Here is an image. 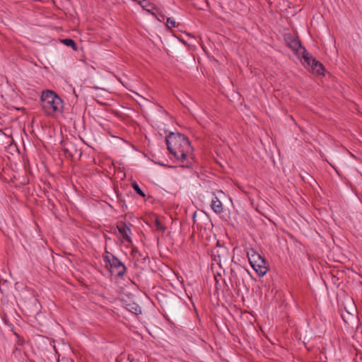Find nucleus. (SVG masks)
<instances>
[{
	"label": "nucleus",
	"mask_w": 362,
	"mask_h": 362,
	"mask_svg": "<svg viewBox=\"0 0 362 362\" xmlns=\"http://www.w3.org/2000/svg\"><path fill=\"white\" fill-rule=\"evenodd\" d=\"M356 312V307L353 303H351L350 308L348 309L346 307H344V310L341 312V317L344 322H347L349 319V317H354Z\"/></svg>",
	"instance_id": "9b49d317"
},
{
	"label": "nucleus",
	"mask_w": 362,
	"mask_h": 362,
	"mask_svg": "<svg viewBox=\"0 0 362 362\" xmlns=\"http://www.w3.org/2000/svg\"><path fill=\"white\" fill-rule=\"evenodd\" d=\"M168 149L175 158L187 167L192 158V148L188 139L181 134L171 133L166 138Z\"/></svg>",
	"instance_id": "f257e3e1"
},
{
	"label": "nucleus",
	"mask_w": 362,
	"mask_h": 362,
	"mask_svg": "<svg viewBox=\"0 0 362 362\" xmlns=\"http://www.w3.org/2000/svg\"><path fill=\"white\" fill-rule=\"evenodd\" d=\"M202 1L205 3V4H206V6H208V3H207L206 0H202Z\"/></svg>",
	"instance_id": "a211bd4d"
},
{
	"label": "nucleus",
	"mask_w": 362,
	"mask_h": 362,
	"mask_svg": "<svg viewBox=\"0 0 362 362\" xmlns=\"http://www.w3.org/2000/svg\"><path fill=\"white\" fill-rule=\"evenodd\" d=\"M132 187L135 190V192L139 195H141L142 197H146L145 193L141 189L139 186L136 182L132 184Z\"/></svg>",
	"instance_id": "dca6fc26"
},
{
	"label": "nucleus",
	"mask_w": 362,
	"mask_h": 362,
	"mask_svg": "<svg viewBox=\"0 0 362 362\" xmlns=\"http://www.w3.org/2000/svg\"><path fill=\"white\" fill-rule=\"evenodd\" d=\"M127 309L131 313L138 315L141 313V308L136 303H129L127 305Z\"/></svg>",
	"instance_id": "ddd939ff"
},
{
	"label": "nucleus",
	"mask_w": 362,
	"mask_h": 362,
	"mask_svg": "<svg viewBox=\"0 0 362 362\" xmlns=\"http://www.w3.org/2000/svg\"><path fill=\"white\" fill-rule=\"evenodd\" d=\"M286 42L288 47L298 55H305L308 53L304 47H302L300 42L297 39L294 38L292 35H286L285 37Z\"/></svg>",
	"instance_id": "0eeeda50"
},
{
	"label": "nucleus",
	"mask_w": 362,
	"mask_h": 362,
	"mask_svg": "<svg viewBox=\"0 0 362 362\" xmlns=\"http://www.w3.org/2000/svg\"><path fill=\"white\" fill-rule=\"evenodd\" d=\"M139 4L144 9H145L148 12L151 13L153 16L156 17V13L153 12V10H156V8L153 4H151L147 0L141 1L139 2Z\"/></svg>",
	"instance_id": "f8f14e48"
},
{
	"label": "nucleus",
	"mask_w": 362,
	"mask_h": 362,
	"mask_svg": "<svg viewBox=\"0 0 362 362\" xmlns=\"http://www.w3.org/2000/svg\"><path fill=\"white\" fill-rule=\"evenodd\" d=\"M62 42L65 45H66L68 47H71L74 50H76L77 49L76 45L75 42L73 40L69 39V38H66V39L62 40Z\"/></svg>",
	"instance_id": "4468645a"
},
{
	"label": "nucleus",
	"mask_w": 362,
	"mask_h": 362,
	"mask_svg": "<svg viewBox=\"0 0 362 362\" xmlns=\"http://www.w3.org/2000/svg\"><path fill=\"white\" fill-rule=\"evenodd\" d=\"M225 198L226 195L222 191H218L214 194L211 207L216 214H221L223 211L224 207L222 200Z\"/></svg>",
	"instance_id": "6e6552de"
},
{
	"label": "nucleus",
	"mask_w": 362,
	"mask_h": 362,
	"mask_svg": "<svg viewBox=\"0 0 362 362\" xmlns=\"http://www.w3.org/2000/svg\"><path fill=\"white\" fill-rule=\"evenodd\" d=\"M247 257L251 267L259 276H264L268 272L266 260L253 250L247 252Z\"/></svg>",
	"instance_id": "7ed1b4c3"
},
{
	"label": "nucleus",
	"mask_w": 362,
	"mask_h": 362,
	"mask_svg": "<svg viewBox=\"0 0 362 362\" xmlns=\"http://www.w3.org/2000/svg\"><path fill=\"white\" fill-rule=\"evenodd\" d=\"M62 150L66 157L73 158L77 154H81L77 146L72 141L65 140L62 142Z\"/></svg>",
	"instance_id": "1a4fd4ad"
},
{
	"label": "nucleus",
	"mask_w": 362,
	"mask_h": 362,
	"mask_svg": "<svg viewBox=\"0 0 362 362\" xmlns=\"http://www.w3.org/2000/svg\"><path fill=\"white\" fill-rule=\"evenodd\" d=\"M40 102L42 110L48 115L54 116L62 112V100L52 90L42 91Z\"/></svg>",
	"instance_id": "f03ea898"
},
{
	"label": "nucleus",
	"mask_w": 362,
	"mask_h": 362,
	"mask_svg": "<svg viewBox=\"0 0 362 362\" xmlns=\"http://www.w3.org/2000/svg\"><path fill=\"white\" fill-rule=\"evenodd\" d=\"M212 260L220 267L222 262H226L228 258V251L224 247H216L212 250Z\"/></svg>",
	"instance_id": "423d86ee"
},
{
	"label": "nucleus",
	"mask_w": 362,
	"mask_h": 362,
	"mask_svg": "<svg viewBox=\"0 0 362 362\" xmlns=\"http://www.w3.org/2000/svg\"><path fill=\"white\" fill-rule=\"evenodd\" d=\"M106 253L103 255V258L107 266H110L111 272H115L118 276H122L126 272L124 264L111 253L107 252Z\"/></svg>",
	"instance_id": "20e7f679"
},
{
	"label": "nucleus",
	"mask_w": 362,
	"mask_h": 362,
	"mask_svg": "<svg viewBox=\"0 0 362 362\" xmlns=\"http://www.w3.org/2000/svg\"><path fill=\"white\" fill-rule=\"evenodd\" d=\"M166 25L168 28H175V27H177V25L176 21H175V19H173L172 18H167Z\"/></svg>",
	"instance_id": "f3484780"
},
{
	"label": "nucleus",
	"mask_w": 362,
	"mask_h": 362,
	"mask_svg": "<svg viewBox=\"0 0 362 362\" xmlns=\"http://www.w3.org/2000/svg\"><path fill=\"white\" fill-rule=\"evenodd\" d=\"M153 226L156 228V230L161 232H163L165 230V228L163 226V225L158 218L155 219Z\"/></svg>",
	"instance_id": "2eb2a0df"
},
{
	"label": "nucleus",
	"mask_w": 362,
	"mask_h": 362,
	"mask_svg": "<svg viewBox=\"0 0 362 362\" xmlns=\"http://www.w3.org/2000/svg\"><path fill=\"white\" fill-rule=\"evenodd\" d=\"M305 55H303V65L304 66L309 69V71L315 73L318 75L323 74L324 67L323 65L315 59L310 57L308 53H305Z\"/></svg>",
	"instance_id": "39448f33"
},
{
	"label": "nucleus",
	"mask_w": 362,
	"mask_h": 362,
	"mask_svg": "<svg viewBox=\"0 0 362 362\" xmlns=\"http://www.w3.org/2000/svg\"><path fill=\"white\" fill-rule=\"evenodd\" d=\"M117 228L119 233L122 235L123 239L129 243H131L130 234L131 230L124 223H119L117 224Z\"/></svg>",
	"instance_id": "9d476101"
}]
</instances>
